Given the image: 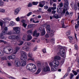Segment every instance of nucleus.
<instances>
[{"label":"nucleus","instance_id":"44","mask_svg":"<svg viewBox=\"0 0 79 79\" xmlns=\"http://www.w3.org/2000/svg\"><path fill=\"white\" fill-rule=\"evenodd\" d=\"M42 52L44 53H46V49L44 48L42 50Z\"/></svg>","mask_w":79,"mask_h":79},{"label":"nucleus","instance_id":"1","mask_svg":"<svg viewBox=\"0 0 79 79\" xmlns=\"http://www.w3.org/2000/svg\"><path fill=\"white\" fill-rule=\"evenodd\" d=\"M21 56L20 57L21 66H24L26 64V61L27 60V56L25 52L22 50L21 51Z\"/></svg>","mask_w":79,"mask_h":79},{"label":"nucleus","instance_id":"17","mask_svg":"<svg viewBox=\"0 0 79 79\" xmlns=\"http://www.w3.org/2000/svg\"><path fill=\"white\" fill-rule=\"evenodd\" d=\"M51 71H56L57 70V69L56 68V67L55 65L52 67L51 68Z\"/></svg>","mask_w":79,"mask_h":79},{"label":"nucleus","instance_id":"15","mask_svg":"<svg viewBox=\"0 0 79 79\" xmlns=\"http://www.w3.org/2000/svg\"><path fill=\"white\" fill-rule=\"evenodd\" d=\"M20 11V9L19 8H17L15 10V12H14L15 15H16L18 14V13Z\"/></svg>","mask_w":79,"mask_h":79},{"label":"nucleus","instance_id":"9","mask_svg":"<svg viewBox=\"0 0 79 79\" xmlns=\"http://www.w3.org/2000/svg\"><path fill=\"white\" fill-rule=\"evenodd\" d=\"M33 65L34 64H27L26 67L27 69L29 70H31V69H32V66H33Z\"/></svg>","mask_w":79,"mask_h":79},{"label":"nucleus","instance_id":"61","mask_svg":"<svg viewBox=\"0 0 79 79\" xmlns=\"http://www.w3.org/2000/svg\"><path fill=\"white\" fill-rule=\"evenodd\" d=\"M2 59H3V60H7V58H6V56H4V57H3Z\"/></svg>","mask_w":79,"mask_h":79},{"label":"nucleus","instance_id":"5","mask_svg":"<svg viewBox=\"0 0 79 79\" xmlns=\"http://www.w3.org/2000/svg\"><path fill=\"white\" fill-rule=\"evenodd\" d=\"M65 2L64 3V9H65L66 11H68V7H69V2L68 0H64Z\"/></svg>","mask_w":79,"mask_h":79},{"label":"nucleus","instance_id":"7","mask_svg":"<svg viewBox=\"0 0 79 79\" xmlns=\"http://www.w3.org/2000/svg\"><path fill=\"white\" fill-rule=\"evenodd\" d=\"M15 66L17 67L21 66V63L20 62V60L18 58H16L15 61Z\"/></svg>","mask_w":79,"mask_h":79},{"label":"nucleus","instance_id":"32","mask_svg":"<svg viewBox=\"0 0 79 79\" xmlns=\"http://www.w3.org/2000/svg\"><path fill=\"white\" fill-rule=\"evenodd\" d=\"M47 11L50 13L52 12V9H51V7H50L47 10Z\"/></svg>","mask_w":79,"mask_h":79},{"label":"nucleus","instance_id":"20","mask_svg":"<svg viewBox=\"0 0 79 79\" xmlns=\"http://www.w3.org/2000/svg\"><path fill=\"white\" fill-rule=\"evenodd\" d=\"M5 34H3V33L2 32L1 34H0V39H3L5 37L3 36V35Z\"/></svg>","mask_w":79,"mask_h":79},{"label":"nucleus","instance_id":"48","mask_svg":"<svg viewBox=\"0 0 79 79\" xmlns=\"http://www.w3.org/2000/svg\"><path fill=\"white\" fill-rule=\"evenodd\" d=\"M32 14V12H29L28 14H27V16H29L31 15Z\"/></svg>","mask_w":79,"mask_h":79},{"label":"nucleus","instance_id":"53","mask_svg":"<svg viewBox=\"0 0 79 79\" xmlns=\"http://www.w3.org/2000/svg\"><path fill=\"white\" fill-rule=\"evenodd\" d=\"M57 12H60V11H61V8H59V9H58V8H57Z\"/></svg>","mask_w":79,"mask_h":79},{"label":"nucleus","instance_id":"51","mask_svg":"<svg viewBox=\"0 0 79 79\" xmlns=\"http://www.w3.org/2000/svg\"><path fill=\"white\" fill-rule=\"evenodd\" d=\"M21 22L23 23V24H24L26 22V20H25L22 19L21 20Z\"/></svg>","mask_w":79,"mask_h":79},{"label":"nucleus","instance_id":"28","mask_svg":"<svg viewBox=\"0 0 79 79\" xmlns=\"http://www.w3.org/2000/svg\"><path fill=\"white\" fill-rule=\"evenodd\" d=\"M49 35L51 37H53L54 32L52 31L50 33H49Z\"/></svg>","mask_w":79,"mask_h":79},{"label":"nucleus","instance_id":"24","mask_svg":"<svg viewBox=\"0 0 79 79\" xmlns=\"http://www.w3.org/2000/svg\"><path fill=\"white\" fill-rule=\"evenodd\" d=\"M37 66L38 67H40L41 66V63L39 61H37Z\"/></svg>","mask_w":79,"mask_h":79},{"label":"nucleus","instance_id":"47","mask_svg":"<svg viewBox=\"0 0 79 79\" xmlns=\"http://www.w3.org/2000/svg\"><path fill=\"white\" fill-rule=\"evenodd\" d=\"M15 40L17 39L18 40V39H19V36L18 35H15Z\"/></svg>","mask_w":79,"mask_h":79},{"label":"nucleus","instance_id":"60","mask_svg":"<svg viewBox=\"0 0 79 79\" xmlns=\"http://www.w3.org/2000/svg\"><path fill=\"white\" fill-rule=\"evenodd\" d=\"M28 56L30 58H32V54H31L30 53H29L28 54Z\"/></svg>","mask_w":79,"mask_h":79},{"label":"nucleus","instance_id":"49","mask_svg":"<svg viewBox=\"0 0 79 79\" xmlns=\"http://www.w3.org/2000/svg\"><path fill=\"white\" fill-rule=\"evenodd\" d=\"M4 55V53L2 52H0V56H3V55Z\"/></svg>","mask_w":79,"mask_h":79},{"label":"nucleus","instance_id":"12","mask_svg":"<svg viewBox=\"0 0 79 79\" xmlns=\"http://www.w3.org/2000/svg\"><path fill=\"white\" fill-rule=\"evenodd\" d=\"M31 70L33 73H34L36 71V66L35 64H33L32 65Z\"/></svg>","mask_w":79,"mask_h":79},{"label":"nucleus","instance_id":"46","mask_svg":"<svg viewBox=\"0 0 79 79\" xmlns=\"http://www.w3.org/2000/svg\"><path fill=\"white\" fill-rule=\"evenodd\" d=\"M0 43H4V44H6V41H5L3 40H0Z\"/></svg>","mask_w":79,"mask_h":79},{"label":"nucleus","instance_id":"38","mask_svg":"<svg viewBox=\"0 0 79 79\" xmlns=\"http://www.w3.org/2000/svg\"><path fill=\"white\" fill-rule=\"evenodd\" d=\"M0 12H2V13H5V10L3 9H0Z\"/></svg>","mask_w":79,"mask_h":79},{"label":"nucleus","instance_id":"3","mask_svg":"<svg viewBox=\"0 0 79 79\" xmlns=\"http://www.w3.org/2000/svg\"><path fill=\"white\" fill-rule=\"evenodd\" d=\"M6 50H8L10 53H11V52H13V48H12V47H11V46H7V47H6L3 49V50L5 53H6L7 54H8V53L7 52H8V51H6Z\"/></svg>","mask_w":79,"mask_h":79},{"label":"nucleus","instance_id":"43","mask_svg":"<svg viewBox=\"0 0 79 79\" xmlns=\"http://www.w3.org/2000/svg\"><path fill=\"white\" fill-rule=\"evenodd\" d=\"M75 50H77V49H78V46H77V45L76 44H75Z\"/></svg>","mask_w":79,"mask_h":79},{"label":"nucleus","instance_id":"62","mask_svg":"<svg viewBox=\"0 0 79 79\" xmlns=\"http://www.w3.org/2000/svg\"><path fill=\"white\" fill-rule=\"evenodd\" d=\"M3 2H0V6H3Z\"/></svg>","mask_w":79,"mask_h":79},{"label":"nucleus","instance_id":"42","mask_svg":"<svg viewBox=\"0 0 79 79\" xmlns=\"http://www.w3.org/2000/svg\"><path fill=\"white\" fill-rule=\"evenodd\" d=\"M48 8V6H44V9L45 10H47Z\"/></svg>","mask_w":79,"mask_h":79},{"label":"nucleus","instance_id":"14","mask_svg":"<svg viewBox=\"0 0 79 79\" xmlns=\"http://www.w3.org/2000/svg\"><path fill=\"white\" fill-rule=\"evenodd\" d=\"M7 31H8V27H5L4 28V30L2 31L3 34H6V32H7Z\"/></svg>","mask_w":79,"mask_h":79},{"label":"nucleus","instance_id":"45","mask_svg":"<svg viewBox=\"0 0 79 79\" xmlns=\"http://www.w3.org/2000/svg\"><path fill=\"white\" fill-rule=\"evenodd\" d=\"M32 6V4L31 3H30L27 5V6L28 7H31V6Z\"/></svg>","mask_w":79,"mask_h":79},{"label":"nucleus","instance_id":"50","mask_svg":"<svg viewBox=\"0 0 79 79\" xmlns=\"http://www.w3.org/2000/svg\"><path fill=\"white\" fill-rule=\"evenodd\" d=\"M47 33L50 34V33H51V32H50V29L47 30Z\"/></svg>","mask_w":79,"mask_h":79},{"label":"nucleus","instance_id":"40","mask_svg":"<svg viewBox=\"0 0 79 79\" xmlns=\"http://www.w3.org/2000/svg\"><path fill=\"white\" fill-rule=\"evenodd\" d=\"M59 5L60 7H63V2H60L59 3Z\"/></svg>","mask_w":79,"mask_h":79},{"label":"nucleus","instance_id":"13","mask_svg":"<svg viewBox=\"0 0 79 79\" xmlns=\"http://www.w3.org/2000/svg\"><path fill=\"white\" fill-rule=\"evenodd\" d=\"M15 35H13L9 36L8 38L10 40H15Z\"/></svg>","mask_w":79,"mask_h":79},{"label":"nucleus","instance_id":"8","mask_svg":"<svg viewBox=\"0 0 79 79\" xmlns=\"http://www.w3.org/2000/svg\"><path fill=\"white\" fill-rule=\"evenodd\" d=\"M59 61L57 60H54L52 62V64L54 66H59Z\"/></svg>","mask_w":79,"mask_h":79},{"label":"nucleus","instance_id":"33","mask_svg":"<svg viewBox=\"0 0 79 79\" xmlns=\"http://www.w3.org/2000/svg\"><path fill=\"white\" fill-rule=\"evenodd\" d=\"M44 5L43 4H42L41 3V2H40L39 6H40V7H41V8H43L44 7Z\"/></svg>","mask_w":79,"mask_h":79},{"label":"nucleus","instance_id":"57","mask_svg":"<svg viewBox=\"0 0 79 79\" xmlns=\"http://www.w3.org/2000/svg\"><path fill=\"white\" fill-rule=\"evenodd\" d=\"M54 17L55 18H56V19H58V18L59 16H58V15H57L56 16H54Z\"/></svg>","mask_w":79,"mask_h":79},{"label":"nucleus","instance_id":"19","mask_svg":"<svg viewBox=\"0 0 79 79\" xmlns=\"http://www.w3.org/2000/svg\"><path fill=\"white\" fill-rule=\"evenodd\" d=\"M41 35H44L45 34V29L43 28L42 30L41 31Z\"/></svg>","mask_w":79,"mask_h":79},{"label":"nucleus","instance_id":"26","mask_svg":"<svg viewBox=\"0 0 79 79\" xmlns=\"http://www.w3.org/2000/svg\"><path fill=\"white\" fill-rule=\"evenodd\" d=\"M19 48H16V50H15L14 51V54H15V53H16V52L19 50Z\"/></svg>","mask_w":79,"mask_h":79},{"label":"nucleus","instance_id":"2","mask_svg":"<svg viewBox=\"0 0 79 79\" xmlns=\"http://www.w3.org/2000/svg\"><path fill=\"white\" fill-rule=\"evenodd\" d=\"M13 29L14 30L13 31H12L13 34H16L17 35H19L20 34L21 32L20 31V30H19V27H14Z\"/></svg>","mask_w":79,"mask_h":79},{"label":"nucleus","instance_id":"25","mask_svg":"<svg viewBox=\"0 0 79 79\" xmlns=\"http://www.w3.org/2000/svg\"><path fill=\"white\" fill-rule=\"evenodd\" d=\"M15 25V22L13 21H11L10 22V26H14Z\"/></svg>","mask_w":79,"mask_h":79},{"label":"nucleus","instance_id":"63","mask_svg":"<svg viewBox=\"0 0 79 79\" xmlns=\"http://www.w3.org/2000/svg\"><path fill=\"white\" fill-rule=\"evenodd\" d=\"M8 66H11V64L10 62H8Z\"/></svg>","mask_w":79,"mask_h":79},{"label":"nucleus","instance_id":"35","mask_svg":"<svg viewBox=\"0 0 79 79\" xmlns=\"http://www.w3.org/2000/svg\"><path fill=\"white\" fill-rule=\"evenodd\" d=\"M72 72H73V73L74 75L75 76H76V75L77 74V73L76 72V71H74V70H73Z\"/></svg>","mask_w":79,"mask_h":79},{"label":"nucleus","instance_id":"6","mask_svg":"<svg viewBox=\"0 0 79 79\" xmlns=\"http://www.w3.org/2000/svg\"><path fill=\"white\" fill-rule=\"evenodd\" d=\"M44 68L43 69V71L44 72H47V71H50V69L49 66H48L47 63H45L44 65L43 66Z\"/></svg>","mask_w":79,"mask_h":79},{"label":"nucleus","instance_id":"23","mask_svg":"<svg viewBox=\"0 0 79 79\" xmlns=\"http://www.w3.org/2000/svg\"><path fill=\"white\" fill-rule=\"evenodd\" d=\"M12 31H8L7 33H6V34L7 35H11V34H13V32Z\"/></svg>","mask_w":79,"mask_h":79},{"label":"nucleus","instance_id":"36","mask_svg":"<svg viewBox=\"0 0 79 79\" xmlns=\"http://www.w3.org/2000/svg\"><path fill=\"white\" fill-rule=\"evenodd\" d=\"M32 4L33 5H37L38 4V2H33Z\"/></svg>","mask_w":79,"mask_h":79},{"label":"nucleus","instance_id":"29","mask_svg":"<svg viewBox=\"0 0 79 79\" xmlns=\"http://www.w3.org/2000/svg\"><path fill=\"white\" fill-rule=\"evenodd\" d=\"M27 33L28 34H32V30H29L27 31Z\"/></svg>","mask_w":79,"mask_h":79},{"label":"nucleus","instance_id":"59","mask_svg":"<svg viewBox=\"0 0 79 79\" xmlns=\"http://www.w3.org/2000/svg\"><path fill=\"white\" fill-rule=\"evenodd\" d=\"M16 20L17 21H19V17H18L16 19Z\"/></svg>","mask_w":79,"mask_h":79},{"label":"nucleus","instance_id":"11","mask_svg":"<svg viewBox=\"0 0 79 79\" xmlns=\"http://www.w3.org/2000/svg\"><path fill=\"white\" fill-rule=\"evenodd\" d=\"M7 58L8 60H14L15 58V55H13V54L11 55L10 56H9L7 57Z\"/></svg>","mask_w":79,"mask_h":79},{"label":"nucleus","instance_id":"39","mask_svg":"<svg viewBox=\"0 0 79 79\" xmlns=\"http://www.w3.org/2000/svg\"><path fill=\"white\" fill-rule=\"evenodd\" d=\"M49 33H47L45 35V37L46 38H48L49 37Z\"/></svg>","mask_w":79,"mask_h":79},{"label":"nucleus","instance_id":"10","mask_svg":"<svg viewBox=\"0 0 79 79\" xmlns=\"http://www.w3.org/2000/svg\"><path fill=\"white\" fill-rule=\"evenodd\" d=\"M40 35V33H37V31L36 30H35L34 31L33 34V36H34V37H39Z\"/></svg>","mask_w":79,"mask_h":79},{"label":"nucleus","instance_id":"37","mask_svg":"<svg viewBox=\"0 0 79 79\" xmlns=\"http://www.w3.org/2000/svg\"><path fill=\"white\" fill-rule=\"evenodd\" d=\"M40 3H41V4L44 5L45 4V1H42Z\"/></svg>","mask_w":79,"mask_h":79},{"label":"nucleus","instance_id":"34","mask_svg":"<svg viewBox=\"0 0 79 79\" xmlns=\"http://www.w3.org/2000/svg\"><path fill=\"white\" fill-rule=\"evenodd\" d=\"M20 44H18V45H19V46H20V45H22L23 44V41H19Z\"/></svg>","mask_w":79,"mask_h":79},{"label":"nucleus","instance_id":"27","mask_svg":"<svg viewBox=\"0 0 79 79\" xmlns=\"http://www.w3.org/2000/svg\"><path fill=\"white\" fill-rule=\"evenodd\" d=\"M26 37H27V35L26 34L23 35V36L22 38L23 40H25L26 38Z\"/></svg>","mask_w":79,"mask_h":79},{"label":"nucleus","instance_id":"56","mask_svg":"<svg viewBox=\"0 0 79 79\" xmlns=\"http://www.w3.org/2000/svg\"><path fill=\"white\" fill-rule=\"evenodd\" d=\"M51 42L53 43H55V39L53 38L51 39Z\"/></svg>","mask_w":79,"mask_h":79},{"label":"nucleus","instance_id":"4","mask_svg":"<svg viewBox=\"0 0 79 79\" xmlns=\"http://www.w3.org/2000/svg\"><path fill=\"white\" fill-rule=\"evenodd\" d=\"M59 52L60 55L63 58H65L66 56L65 55V50L63 48H61L60 49Z\"/></svg>","mask_w":79,"mask_h":79},{"label":"nucleus","instance_id":"18","mask_svg":"<svg viewBox=\"0 0 79 79\" xmlns=\"http://www.w3.org/2000/svg\"><path fill=\"white\" fill-rule=\"evenodd\" d=\"M66 14L67 15H69L70 16H73V12H70V13H69V12L68 11H66Z\"/></svg>","mask_w":79,"mask_h":79},{"label":"nucleus","instance_id":"64","mask_svg":"<svg viewBox=\"0 0 79 79\" xmlns=\"http://www.w3.org/2000/svg\"><path fill=\"white\" fill-rule=\"evenodd\" d=\"M77 60L78 62V64L79 66V58L78 57H77Z\"/></svg>","mask_w":79,"mask_h":79},{"label":"nucleus","instance_id":"58","mask_svg":"<svg viewBox=\"0 0 79 79\" xmlns=\"http://www.w3.org/2000/svg\"><path fill=\"white\" fill-rule=\"evenodd\" d=\"M51 10H55L56 9V7H51Z\"/></svg>","mask_w":79,"mask_h":79},{"label":"nucleus","instance_id":"54","mask_svg":"<svg viewBox=\"0 0 79 79\" xmlns=\"http://www.w3.org/2000/svg\"><path fill=\"white\" fill-rule=\"evenodd\" d=\"M70 34H71V32L70 31H69V32H67L66 35H70Z\"/></svg>","mask_w":79,"mask_h":79},{"label":"nucleus","instance_id":"21","mask_svg":"<svg viewBox=\"0 0 79 79\" xmlns=\"http://www.w3.org/2000/svg\"><path fill=\"white\" fill-rule=\"evenodd\" d=\"M32 37L31 36L29 35H28L27 36V40H31V39H32Z\"/></svg>","mask_w":79,"mask_h":79},{"label":"nucleus","instance_id":"31","mask_svg":"<svg viewBox=\"0 0 79 79\" xmlns=\"http://www.w3.org/2000/svg\"><path fill=\"white\" fill-rule=\"evenodd\" d=\"M27 27L28 28H32L33 27V25L32 24H29L27 26Z\"/></svg>","mask_w":79,"mask_h":79},{"label":"nucleus","instance_id":"55","mask_svg":"<svg viewBox=\"0 0 79 79\" xmlns=\"http://www.w3.org/2000/svg\"><path fill=\"white\" fill-rule=\"evenodd\" d=\"M49 65L51 66V68H52V66H54V65L53 64H52V62H50L49 63Z\"/></svg>","mask_w":79,"mask_h":79},{"label":"nucleus","instance_id":"30","mask_svg":"<svg viewBox=\"0 0 79 79\" xmlns=\"http://www.w3.org/2000/svg\"><path fill=\"white\" fill-rule=\"evenodd\" d=\"M70 79H72L73 77L74 76V74H73L72 73H70Z\"/></svg>","mask_w":79,"mask_h":79},{"label":"nucleus","instance_id":"22","mask_svg":"<svg viewBox=\"0 0 79 79\" xmlns=\"http://www.w3.org/2000/svg\"><path fill=\"white\" fill-rule=\"evenodd\" d=\"M40 71H41V69H40V68H38V70L36 73H35V74H39L40 72Z\"/></svg>","mask_w":79,"mask_h":79},{"label":"nucleus","instance_id":"52","mask_svg":"<svg viewBox=\"0 0 79 79\" xmlns=\"http://www.w3.org/2000/svg\"><path fill=\"white\" fill-rule=\"evenodd\" d=\"M46 29H47V30L50 29V25H48L46 27Z\"/></svg>","mask_w":79,"mask_h":79},{"label":"nucleus","instance_id":"16","mask_svg":"<svg viewBox=\"0 0 79 79\" xmlns=\"http://www.w3.org/2000/svg\"><path fill=\"white\" fill-rule=\"evenodd\" d=\"M54 60H61V57L59 56H54Z\"/></svg>","mask_w":79,"mask_h":79},{"label":"nucleus","instance_id":"41","mask_svg":"<svg viewBox=\"0 0 79 79\" xmlns=\"http://www.w3.org/2000/svg\"><path fill=\"white\" fill-rule=\"evenodd\" d=\"M23 26V27L25 28H26V26H27V24L24 23H23L22 25Z\"/></svg>","mask_w":79,"mask_h":79}]
</instances>
